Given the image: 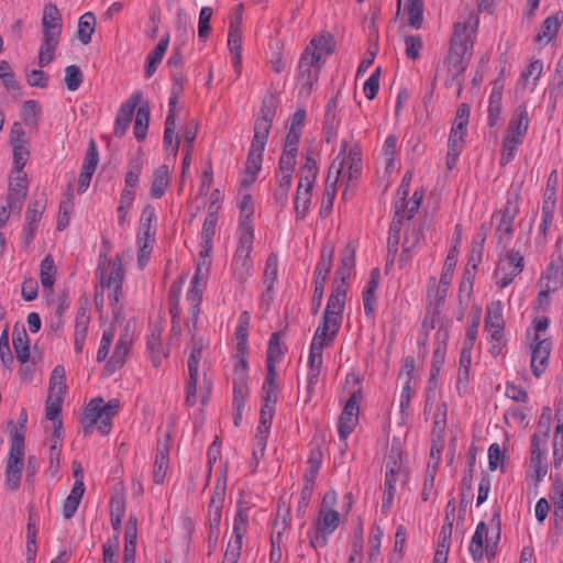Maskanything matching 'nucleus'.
<instances>
[{"instance_id":"4468645a","label":"nucleus","mask_w":563,"mask_h":563,"mask_svg":"<svg viewBox=\"0 0 563 563\" xmlns=\"http://www.w3.org/2000/svg\"><path fill=\"white\" fill-rule=\"evenodd\" d=\"M523 255L514 249L506 250L498 257L494 279L499 288H506L523 271Z\"/></svg>"},{"instance_id":"bf43d9fd","label":"nucleus","mask_w":563,"mask_h":563,"mask_svg":"<svg viewBox=\"0 0 563 563\" xmlns=\"http://www.w3.org/2000/svg\"><path fill=\"white\" fill-rule=\"evenodd\" d=\"M96 18L92 13L87 12L79 18L78 21V38L87 45L91 41V35L95 32Z\"/></svg>"},{"instance_id":"5fc2aeb1","label":"nucleus","mask_w":563,"mask_h":563,"mask_svg":"<svg viewBox=\"0 0 563 563\" xmlns=\"http://www.w3.org/2000/svg\"><path fill=\"white\" fill-rule=\"evenodd\" d=\"M317 356V331H314L311 343H310V352H309V360L308 364L310 367V371L307 376V384H306V390H305V401H310L313 397L314 393V369H313V363Z\"/></svg>"},{"instance_id":"774afa93","label":"nucleus","mask_w":563,"mask_h":563,"mask_svg":"<svg viewBox=\"0 0 563 563\" xmlns=\"http://www.w3.org/2000/svg\"><path fill=\"white\" fill-rule=\"evenodd\" d=\"M550 500L553 505L555 517L563 516V479L555 478L550 492Z\"/></svg>"},{"instance_id":"052dcab7","label":"nucleus","mask_w":563,"mask_h":563,"mask_svg":"<svg viewBox=\"0 0 563 563\" xmlns=\"http://www.w3.org/2000/svg\"><path fill=\"white\" fill-rule=\"evenodd\" d=\"M543 71V62L541 59H533L530 62L528 67L521 73V80L525 86L531 87L532 89L537 86Z\"/></svg>"},{"instance_id":"6ab92c4d","label":"nucleus","mask_w":563,"mask_h":563,"mask_svg":"<svg viewBox=\"0 0 563 563\" xmlns=\"http://www.w3.org/2000/svg\"><path fill=\"white\" fill-rule=\"evenodd\" d=\"M423 191L417 189L410 199L395 201V217L391 222V232H399L404 220H410L420 208Z\"/></svg>"},{"instance_id":"393cba45","label":"nucleus","mask_w":563,"mask_h":563,"mask_svg":"<svg viewBox=\"0 0 563 563\" xmlns=\"http://www.w3.org/2000/svg\"><path fill=\"white\" fill-rule=\"evenodd\" d=\"M141 97V92H135L120 106L114 123V134L117 136H122L126 132Z\"/></svg>"},{"instance_id":"c756f323","label":"nucleus","mask_w":563,"mask_h":563,"mask_svg":"<svg viewBox=\"0 0 563 563\" xmlns=\"http://www.w3.org/2000/svg\"><path fill=\"white\" fill-rule=\"evenodd\" d=\"M89 322L90 316L88 308L86 306L79 307L76 313L74 331V351L77 354L81 353L84 350Z\"/></svg>"},{"instance_id":"a19ab883","label":"nucleus","mask_w":563,"mask_h":563,"mask_svg":"<svg viewBox=\"0 0 563 563\" xmlns=\"http://www.w3.org/2000/svg\"><path fill=\"white\" fill-rule=\"evenodd\" d=\"M170 170L166 165L157 167L153 173L150 195L153 199L162 198L170 185Z\"/></svg>"},{"instance_id":"7c9ffc66","label":"nucleus","mask_w":563,"mask_h":563,"mask_svg":"<svg viewBox=\"0 0 563 563\" xmlns=\"http://www.w3.org/2000/svg\"><path fill=\"white\" fill-rule=\"evenodd\" d=\"M137 518L131 515L125 523L123 563H135Z\"/></svg>"},{"instance_id":"72a5a7b5","label":"nucleus","mask_w":563,"mask_h":563,"mask_svg":"<svg viewBox=\"0 0 563 563\" xmlns=\"http://www.w3.org/2000/svg\"><path fill=\"white\" fill-rule=\"evenodd\" d=\"M465 129H456L452 126L449 140H448V154L445 165L448 169H453L456 165V161L463 150L464 145Z\"/></svg>"},{"instance_id":"69168bd1","label":"nucleus","mask_w":563,"mask_h":563,"mask_svg":"<svg viewBox=\"0 0 563 563\" xmlns=\"http://www.w3.org/2000/svg\"><path fill=\"white\" fill-rule=\"evenodd\" d=\"M247 351H238L235 349L234 357V368H233V384L242 383L246 384L247 376V362H246Z\"/></svg>"},{"instance_id":"f704fd0d","label":"nucleus","mask_w":563,"mask_h":563,"mask_svg":"<svg viewBox=\"0 0 563 563\" xmlns=\"http://www.w3.org/2000/svg\"><path fill=\"white\" fill-rule=\"evenodd\" d=\"M472 51L461 47L450 46V52L448 56L449 63V73L454 80L460 75L464 73L467 67V64L471 59Z\"/></svg>"},{"instance_id":"3c124183","label":"nucleus","mask_w":563,"mask_h":563,"mask_svg":"<svg viewBox=\"0 0 563 563\" xmlns=\"http://www.w3.org/2000/svg\"><path fill=\"white\" fill-rule=\"evenodd\" d=\"M378 269H374L372 272L371 279L367 282V285L365 286L362 294L364 310L367 316H371L374 312V305L376 300L375 292L378 287Z\"/></svg>"},{"instance_id":"39448f33","label":"nucleus","mask_w":563,"mask_h":563,"mask_svg":"<svg viewBox=\"0 0 563 563\" xmlns=\"http://www.w3.org/2000/svg\"><path fill=\"white\" fill-rule=\"evenodd\" d=\"M42 29L43 36L38 51V65L45 67L54 59L63 29L62 14L54 3H46L43 8Z\"/></svg>"},{"instance_id":"0eeeda50","label":"nucleus","mask_w":563,"mask_h":563,"mask_svg":"<svg viewBox=\"0 0 563 563\" xmlns=\"http://www.w3.org/2000/svg\"><path fill=\"white\" fill-rule=\"evenodd\" d=\"M97 277L102 289L108 290V298L113 310L122 297V284L124 279L123 264L120 255L113 260H100Z\"/></svg>"},{"instance_id":"f3484780","label":"nucleus","mask_w":563,"mask_h":563,"mask_svg":"<svg viewBox=\"0 0 563 563\" xmlns=\"http://www.w3.org/2000/svg\"><path fill=\"white\" fill-rule=\"evenodd\" d=\"M478 14L470 11L459 18L454 25L451 46L473 49L474 40L478 27Z\"/></svg>"},{"instance_id":"4be33fe9","label":"nucleus","mask_w":563,"mask_h":563,"mask_svg":"<svg viewBox=\"0 0 563 563\" xmlns=\"http://www.w3.org/2000/svg\"><path fill=\"white\" fill-rule=\"evenodd\" d=\"M358 398L353 394L345 404L343 411L339 418V434L342 440H345L358 421Z\"/></svg>"},{"instance_id":"7ed1b4c3","label":"nucleus","mask_w":563,"mask_h":563,"mask_svg":"<svg viewBox=\"0 0 563 563\" xmlns=\"http://www.w3.org/2000/svg\"><path fill=\"white\" fill-rule=\"evenodd\" d=\"M207 346L208 342L202 338H192L191 351L188 357L189 377L186 386V404L188 406H195L199 397L202 404H206L210 395V379L205 373L201 376L199 374V364L202 360V352Z\"/></svg>"},{"instance_id":"b1692460","label":"nucleus","mask_w":563,"mask_h":563,"mask_svg":"<svg viewBox=\"0 0 563 563\" xmlns=\"http://www.w3.org/2000/svg\"><path fill=\"white\" fill-rule=\"evenodd\" d=\"M551 352V342L547 339L541 340L536 335L534 343L531 345V368L536 377H540L548 365Z\"/></svg>"},{"instance_id":"c03bdc74","label":"nucleus","mask_w":563,"mask_h":563,"mask_svg":"<svg viewBox=\"0 0 563 563\" xmlns=\"http://www.w3.org/2000/svg\"><path fill=\"white\" fill-rule=\"evenodd\" d=\"M552 426V411L549 407H544L540 415L537 430L531 438V443L548 445V440Z\"/></svg>"},{"instance_id":"9b49d317","label":"nucleus","mask_w":563,"mask_h":563,"mask_svg":"<svg viewBox=\"0 0 563 563\" xmlns=\"http://www.w3.org/2000/svg\"><path fill=\"white\" fill-rule=\"evenodd\" d=\"M24 466V431L15 429L11 435L10 449L5 465V487L9 490H16L20 486L22 470Z\"/></svg>"},{"instance_id":"37998d69","label":"nucleus","mask_w":563,"mask_h":563,"mask_svg":"<svg viewBox=\"0 0 563 563\" xmlns=\"http://www.w3.org/2000/svg\"><path fill=\"white\" fill-rule=\"evenodd\" d=\"M85 493V484L84 481L77 479L74 483V486L66 497L62 508V515L65 519H70L74 517L75 512L78 509L79 503Z\"/></svg>"},{"instance_id":"8fccbe9b","label":"nucleus","mask_w":563,"mask_h":563,"mask_svg":"<svg viewBox=\"0 0 563 563\" xmlns=\"http://www.w3.org/2000/svg\"><path fill=\"white\" fill-rule=\"evenodd\" d=\"M56 266L52 255H46L40 264V280L44 290L52 291L55 284Z\"/></svg>"},{"instance_id":"4d7b16f0","label":"nucleus","mask_w":563,"mask_h":563,"mask_svg":"<svg viewBox=\"0 0 563 563\" xmlns=\"http://www.w3.org/2000/svg\"><path fill=\"white\" fill-rule=\"evenodd\" d=\"M487 536V528L485 522L481 521L476 530L472 537L471 543H470V552L472 558L475 561H479L483 559L484 555V537Z\"/></svg>"},{"instance_id":"58836bf2","label":"nucleus","mask_w":563,"mask_h":563,"mask_svg":"<svg viewBox=\"0 0 563 563\" xmlns=\"http://www.w3.org/2000/svg\"><path fill=\"white\" fill-rule=\"evenodd\" d=\"M562 20L563 15L560 13L548 16L541 24L540 30L534 37L536 43L541 45L549 44L556 36L562 24Z\"/></svg>"},{"instance_id":"864d4df0","label":"nucleus","mask_w":563,"mask_h":563,"mask_svg":"<svg viewBox=\"0 0 563 563\" xmlns=\"http://www.w3.org/2000/svg\"><path fill=\"white\" fill-rule=\"evenodd\" d=\"M249 188L250 187L241 186L240 191H239L238 207L241 212L239 223L247 222L249 225H253L252 221H251V217L254 213V205H253V197L249 192Z\"/></svg>"},{"instance_id":"423d86ee","label":"nucleus","mask_w":563,"mask_h":563,"mask_svg":"<svg viewBox=\"0 0 563 563\" xmlns=\"http://www.w3.org/2000/svg\"><path fill=\"white\" fill-rule=\"evenodd\" d=\"M254 239V227L249 225L247 222L239 223L236 230V249L231 267L234 277L240 282H245L252 274L253 260L251 253L253 251Z\"/></svg>"},{"instance_id":"dca6fc26","label":"nucleus","mask_w":563,"mask_h":563,"mask_svg":"<svg viewBox=\"0 0 563 563\" xmlns=\"http://www.w3.org/2000/svg\"><path fill=\"white\" fill-rule=\"evenodd\" d=\"M338 500L335 492L324 495L319 509V547L327 543V537L332 534L340 525V515L332 507Z\"/></svg>"},{"instance_id":"680f3d73","label":"nucleus","mask_w":563,"mask_h":563,"mask_svg":"<svg viewBox=\"0 0 563 563\" xmlns=\"http://www.w3.org/2000/svg\"><path fill=\"white\" fill-rule=\"evenodd\" d=\"M150 123V109L146 106H141L136 111L134 121V136L139 141H143L146 137Z\"/></svg>"},{"instance_id":"c9c22d12","label":"nucleus","mask_w":563,"mask_h":563,"mask_svg":"<svg viewBox=\"0 0 563 563\" xmlns=\"http://www.w3.org/2000/svg\"><path fill=\"white\" fill-rule=\"evenodd\" d=\"M522 184L520 181H514L509 186L506 192V203L495 213L497 217H506L516 219L519 214V201L521 194Z\"/></svg>"},{"instance_id":"9d476101","label":"nucleus","mask_w":563,"mask_h":563,"mask_svg":"<svg viewBox=\"0 0 563 563\" xmlns=\"http://www.w3.org/2000/svg\"><path fill=\"white\" fill-rule=\"evenodd\" d=\"M250 507L244 503L236 504L232 523V533L224 551L222 563H238L241 556L243 539L250 527Z\"/></svg>"},{"instance_id":"4c0bfd02","label":"nucleus","mask_w":563,"mask_h":563,"mask_svg":"<svg viewBox=\"0 0 563 563\" xmlns=\"http://www.w3.org/2000/svg\"><path fill=\"white\" fill-rule=\"evenodd\" d=\"M132 344V338L128 331L122 333L118 339L114 351L107 363V367L110 372H114L121 368L125 362V357L129 354Z\"/></svg>"},{"instance_id":"e2e57ef3","label":"nucleus","mask_w":563,"mask_h":563,"mask_svg":"<svg viewBox=\"0 0 563 563\" xmlns=\"http://www.w3.org/2000/svg\"><path fill=\"white\" fill-rule=\"evenodd\" d=\"M66 371L63 365H56L49 377V390L48 394L65 395L66 393Z\"/></svg>"},{"instance_id":"a18cd8bd","label":"nucleus","mask_w":563,"mask_h":563,"mask_svg":"<svg viewBox=\"0 0 563 563\" xmlns=\"http://www.w3.org/2000/svg\"><path fill=\"white\" fill-rule=\"evenodd\" d=\"M503 84L496 81L492 89L488 100V125L495 126L498 123L501 113V99H503Z\"/></svg>"},{"instance_id":"2f4dec72","label":"nucleus","mask_w":563,"mask_h":563,"mask_svg":"<svg viewBox=\"0 0 563 563\" xmlns=\"http://www.w3.org/2000/svg\"><path fill=\"white\" fill-rule=\"evenodd\" d=\"M547 453L548 445L531 443L529 467L537 482L541 481L548 473Z\"/></svg>"},{"instance_id":"f03ea898","label":"nucleus","mask_w":563,"mask_h":563,"mask_svg":"<svg viewBox=\"0 0 563 563\" xmlns=\"http://www.w3.org/2000/svg\"><path fill=\"white\" fill-rule=\"evenodd\" d=\"M274 115L275 110L273 103L265 100L261 108V114L256 118L254 123V136L251 142L246 159L244 177L241 180L242 187H251L252 184L256 180L258 173L261 172L263 154Z\"/></svg>"},{"instance_id":"e433bc0d","label":"nucleus","mask_w":563,"mask_h":563,"mask_svg":"<svg viewBox=\"0 0 563 563\" xmlns=\"http://www.w3.org/2000/svg\"><path fill=\"white\" fill-rule=\"evenodd\" d=\"M64 396L48 394L46 402H45V417L46 419L53 422V437L60 438L62 434V420L59 419V413L62 410Z\"/></svg>"},{"instance_id":"603ef678","label":"nucleus","mask_w":563,"mask_h":563,"mask_svg":"<svg viewBox=\"0 0 563 563\" xmlns=\"http://www.w3.org/2000/svg\"><path fill=\"white\" fill-rule=\"evenodd\" d=\"M493 219L496 223V235L499 244H508L515 232V219L506 217H497L494 213Z\"/></svg>"},{"instance_id":"49530a36","label":"nucleus","mask_w":563,"mask_h":563,"mask_svg":"<svg viewBox=\"0 0 563 563\" xmlns=\"http://www.w3.org/2000/svg\"><path fill=\"white\" fill-rule=\"evenodd\" d=\"M251 323V316L249 311H242L238 319V324L234 331L235 349L238 351H249L247 338Z\"/></svg>"},{"instance_id":"20e7f679","label":"nucleus","mask_w":563,"mask_h":563,"mask_svg":"<svg viewBox=\"0 0 563 563\" xmlns=\"http://www.w3.org/2000/svg\"><path fill=\"white\" fill-rule=\"evenodd\" d=\"M409 479V470L402 460L401 444L394 441L385 461V481L382 496V510L387 512L395 498L396 486H405Z\"/></svg>"},{"instance_id":"6e6552de","label":"nucleus","mask_w":563,"mask_h":563,"mask_svg":"<svg viewBox=\"0 0 563 563\" xmlns=\"http://www.w3.org/2000/svg\"><path fill=\"white\" fill-rule=\"evenodd\" d=\"M120 406V400L117 398L108 402L101 397L90 399L85 409L87 428L97 426L102 434H109L112 429V419L119 412Z\"/></svg>"},{"instance_id":"1a4fd4ad","label":"nucleus","mask_w":563,"mask_h":563,"mask_svg":"<svg viewBox=\"0 0 563 563\" xmlns=\"http://www.w3.org/2000/svg\"><path fill=\"white\" fill-rule=\"evenodd\" d=\"M317 162L307 156L306 163L300 169L299 183L295 197V211L297 220H303L310 211L312 191L317 179Z\"/></svg>"},{"instance_id":"0e129e2a","label":"nucleus","mask_w":563,"mask_h":563,"mask_svg":"<svg viewBox=\"0 0 563 563\" xmlns=\"http://www.w3.org/2000/svg\"><path fill=\"white\" fill-rule=\"evenodd\" d=\"M345 161L341 159V154L336 156V158L332 162L329 173L325 179V191L329 189H336V183L342 175H344Z\"/></svg>"},{"instance_id":"6e6d98bb","label":"nucleus","mask_w":563,"mask_h":563,"mask_svg":"<svg viewBox=\"0 0 563 563\" xmlns=\"http://www.w3.org/2000/svg\"><path fill=\"white\" fill-rule=\"evenodd\" d=\"M12 344L18 361L21 364H26L30 360V340L27 333L24 330L21 332H14Z\"/></svg>"},{"instance_id":"338daca9","label":"nucleus","mask_w":563,"mask_h":563,"mask_svg":"<svg viewBox=\"0 0 563 563\" xmlns=\"http://www.w3.org/2000/svg\"><path fill=\"white\" fill-rule=\"evenodd\" d=\"M143 164L140 159H132L128 165V172L124 177V189L134 190L140 181Z\"/></svg>"},{"instance_id":"de8ad7c7","label":"nucleus","mask_w":563,"mask_h":563,"mask_svg":"<svg viewBox=\"0 0 563 563\" xmlns=\"http://www.w3.org/2000/svg\"><path fill=\"white\" fill-rule=\"evenodd\" d=\"M169 44V37L164 36L159 40L154 51H152L146 58V67H145V77L151 78L156 69L157 66L161 64L164 54L166 53Z\"/></svg>"},{"instance_id":"5701e85b","label":"nucleus","mask_w":563,"mask_h":563,"mask_svg":"<svg viewBox=\"0 0 563 563\" xmlns=\"http://www.w3.org/2000/svg\"><path fill=\"white\" fill-rule=\"evenodd\" d=\"M528 128V110L526 106L520 104L515 109L504 137L523 142V137L527 134Z\"/></svg>"},{"instance_id":"13d9d810","label":"nucleus","mask_w":563,"mask_h":563,"mask_svg":"<svg viewBox=\"0 0 563 563\" xmlns=\"http://www.w3.org/2000/svg\"><path fill=\"white\" fill-rule=\"evenodd\" d=\"M176 131V119L166 118L165 120V129H164V148L172 153L173 155L177 154L179 147V137L175 134Z\"/></svg>"},{"instance_id":"aec40b11","label":"nucleus","mask_w":563,"mask_h":563,"mask_svg":"<svg viewBox=\"0 0 563 563\" xmlns=\"http://www.w3.org/2000/svg\"><path fill=\"white\" fill-rule=\"evenodd\" d=\"M169 470V439H158L153 462L152 478L157 485L165 482Z\"/></svg>"},{"instance_id":"79ce46f5","label":"nucleus","mask_w":563,"mask_h":563,"mask_svg":"<svg viewBox=\"0 0 563 563\" xmlns=\"http://www.w3.org/2000/svg\"><path fill=\"white\" fill-rule=\"evenodd\" d=\"M544 282V287L549 290H558L563 285V258L559 256L553 260L548 266L547 271L541 278Z\"/></svg>"},{"instance_id":"ea45409f","label":"nucleus","mask_w":563,"mask_h":563,"mask_svg":"<svg viewBox=\"0 0 563 563\" xmlns=\"http://www.w3.org/2000/svg\"><path fill=\"white\" fill-rule=\"evenodd\" d=\"M339 92L333 97L325 107L324 133L327 142L336 136L340 126V118L338 117Z\"/></svg>"},{"instance_id":"bb28decb","label":"nucleus","mask_w":563,"mask_h":563,"mask_svg":"<svg viewBox=\"0 0 563 563\" xmlns=\"http://www.w3.org/2000/svg\"><path fill=\"white\" fill-rule=\"evenodd\" d=\"M43 210L44 207L38 201L30 203L26 209L25 222L22 230V241L25 246H29L33 241Z\"/></svg>"},{"instance_id":"a878e982","label":"nucleus","mask_w":563,"mask_h":563,"mask_svg":"<svg viewBox=\"0 0 563 563\" xmlns=\"http://www.w3.org/2000/svg\"><path fill=\"white\" fill-rule=\"evenodd\" d=\"M449 339V330L446 328H439L435 333L434 350L432 354V364L430 372V380L437 379L440 369L445 361L446 341Z\"/></svg>"},{"instance_id":"f8f14e48","label":"nucleus","mask_w":563,"mask_h":563,"mask_svg":"<svg viewBox=\"0 0 563 563\" xmlns=\"http://www.w3.org/2000/svg\"><path fill=\"white\" fill-rule=\"evenodd\" d=\"M345 290L338 287L330 296L323 316L321 346H328L333 341L341 325V313L344 307Z\"/></svg>"},{"instance_id":"f257e3e1","label":"nucleus","mask_w":563,"mask_h":563,"mask_svg":"<svg viewBox=\"0 0 563 563\" xmlns=\"http://www.w3.org/2000/svg\"><path fill=\"white\" fill-rule=\"evenodd\" d=\"M213 208L214 202L210 205L209 212L202 224V229L199 235V257L196 265V272L194 277L191 278L190 286L186 295V300L189 303V332H191L196 328L198 321V317L200 313L199 306L201 303L202 295L207 286L209 269L212 262L211 252L213 247V239L216 235V227L218 221V217L213 211Z\"/></svg>"},{"instance_id":"412c9836","label":"nucleus","mask_w":563,"mask_h":563,"mask_svg":"<svg viewBox=\"0 0 563 563\" xmlns=\"http://www.w3.org/2000/svg\"><path fill=\"white\" fill-rule=\"evenodd\" d=\"M185 284V278L183 276L175 279L169 288L168 292V306H169V313L172 316V329H170V335L173 338H178L181 334V328L179 322V316H180V297L183 291V286Z\"/></svg>"},{"instance_id":"ddd939ff","label":"nucleus","mask_w":563,"mask_h":563,"mask_svg":"<svg viewBox=\"0 0 563 563\" xmlns=\"http://www.w3.org/2000/svg\"><path fill=\"white\" fill-rule=\"evenodd\" d=\"M317 79V36L310 40L298 63L297 84L300 96H309Z\"/></svg>"},{"instance_id":"473e14b6","label":"nucleus","mask_w":563,"mask_h":563,"mask_svg":"<svg viewBox=\"0 0 563 563\" xmlns=\"http://www.w3.org/2000/svg\"><path fill=\"white\" fill-rule=\"evenodd\" d=\"M309 468L303 475V486L301 489L300 498L298 500V514L305 515L306 509L314 494V482L317 478V466L313 464L312 459H309Z\"/></svg>"},{"instance_id":"a211bd4d","label":"nucleus","mask_w":563,"mask_h":563,"mask_svg":"<svg viewBox=\"0 0 563 563\" xmlns=\"http://www.w3.org/2000/svg\"><path fill=\"white\" fill-rule=\"evenodd\" d=\"M225 499V485L218 483L210 496L207 514V523L209 529V543H217L220 536V525L222 518V508Z\"/></svg>"},{"instance_id":"2eb2a0df","label":"nucleus","mask_w":563,"mask_h":563,"mask_svg":"<svg viewBox=\"0 0 563 563\" xmlns=\"http://www.w3.org/2000/svg\"><path fill=\"white\" fill-rule=\"evenodd\" d=\"M484 325L488 333V339L495 342L490 346V353L498 355L505 329L504 306L500 300H495L487 305Z\"/></svg>"},{"instance_id":"cd10ccee","label":"nucleus","mask_w":563,"mask_h":563,"mask_svg":"<svg viewBox=\"0 0 563 563\" xmlns=\"http://www.w3.org/2000/svg\"><path fill=\"white\" fill-rule=\"evenodd\" d=\"M228 48L231 55L232 66L238 75L242 70V30L240 22L231 23L228 34Z\"/></svg>"},{"instance_id":"c85d7f7f","label":"nucleus","mask_w":563,"mask_h":563,"mask_svg":"<svg viewBox=\"0 0 563 563\" xmlns=\"http://www.w3.org/2000/svg\"><path fill=\"white\" fill-rule=\"evenodd\" d=\"M27 194V181L24 173H15L9 184V191L7 196L8 203L11 207H15L16 211H20L23 201Z\"/></svg>"},{"instance_id":"09e8293b","label":"nucleus","mask_w":563,"mask_h":563,"mask_svg":"<svg viewBox=\"0 0 563 563\" xmlns=\"http://www.w3.org/2000/svg\"><path fill=\"white\" fill-rule=\"evenodd\" d=\"M451 533L452 522L443 525L439 534L438 548L434 554L433 563H446L450 550Z\"/></svg>"}]
</instances>
